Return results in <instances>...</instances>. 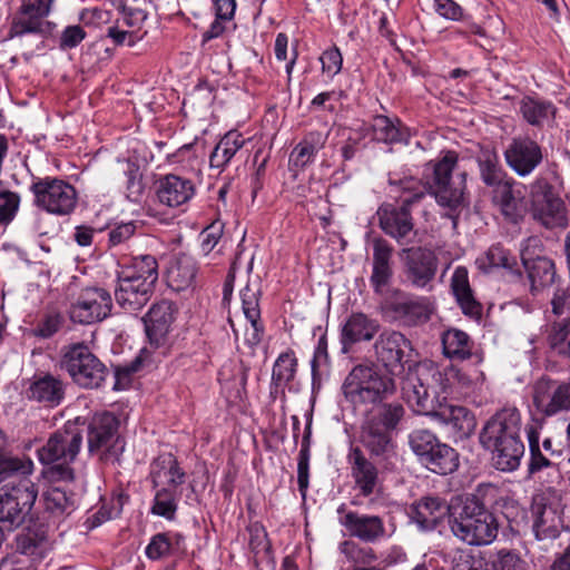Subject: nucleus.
<instances>
[{"mask_svg":"<svg viewBox=\"0 0 570 570\" xmlns=\"http://www.w3.org/2000/svg\"><path fill=\"white\" fill-rule=\"evenodd\" d=\"M456 164L458 154L449 150L439 160L429 164L433 174L426 185L414 177L390 178V191L400 200V205L384 203L377 208L380 228L400 246L415 244L417 230L414 228L411 208L424 198L426 193L434 197L439 206L449 210L448 216L452 219L453 227H456L455 213L466 205V173L463 171L453 178L452 173Z\"/></svg>","mask_w":570,"mask_h":570,"instance_id":"f257e3e1","label":"nucleus"},{"mask_svg":"<svg viewBox=\"0 0 570 570\" xmlns=\"http://www.w3.org/2000/svg\"><path fill=\"white\" fill-rule=\"evenodd\" d=\"M6 438L0 431V482L12 475H22L18 484L0 489V523L7 530L20 527L36 502L38 490L27 478L33 471L29 458L12 456L4 451Z\"/></svg>","mask_w":570,"mask_h":570,"instance_id":"f03ea898","label":"nucleus"},{"mask_svg":"<svg viewBox=\"0 0 570 570\" xmlns=\"http://www.w3.org/2000/svg\"><path fill=\"white\" fill-rule=\"evenodd\" d=\"M520 428V412L507 407L491 417L480 433L481 444L493 452V464L500 471L512 472L520 465L524 454Z\"/></svg>","mask_w":570,"mask_h":570,"instance_id":"7ed1b4c3","label":"nucleus"},{"mask_svg":"<svg viewBox=\"0 0 570 570\" xmlns=\"http://www.w3.org/2000/svg\"><path fill=\"white\" fill-rule=\"evenodd\" d=\"M450 528L454 537L470 546H485L494 541L499 523L476 495H466L453 504Z\"/></svg>","mask_w":570,"mask_h":570,"instance_id":"20e7f679","label":"nucleus"},{"mask_svg":"<svg viewBox=\"0 0 570 570\" xmlns=\"http://www.w3.org/2000/svg\"><path fill=\"white\" fill-rule=\"evenodd\" d=\"M404 413L402 404L385 403L366 415L361 426L360 440L371 455L389 458L394 453L392 432Z\"/></svg>","mask_w":570,"mask_h":570,"instance_id":"39448f33","label":"nucleus"},{"mask_svg":"<svg viewBox=\"0 0 570 570\" xmlns=\"http://www.w3.org/2000/svg\"><path fill=\"white\" fill-rule=\"evenodd\" d=\"M392 377L381 374L375 365H356L345 379V396L354 403H375L394 393Z\"/></svg>","mask_w":570,"mask_h":570,"instance_id":"423d86ee","label":"nucleus"},{"mask_svg":"<svg viewBox=\"0 0 570 570\" xmlns=\"http://www.w3.org/2000/svg\"><path fill=\"white\" fill-rule=\"evenodd\" d=\"M61 367L85 389H98L108 373L105 364L82 342L62 348Z\"/></svg>","mask_w":570,"mask_h":570,"instance_id":"0eeeda50","label":"nucleus"},{"mask_svg":"<svg viewBox=\"0 0 570 570\" xmlns=\"http://www.w3.org/2000/svg\"><path fill=\"white\" fill-rule=\"evenodd\" d=\"M383 315L401 326L413 327L428 323L435 311L431 298L394 291L381 306Z\"/></svg>","mask_w":570,"mask_h":570,"instance_id":"6e6552de","label":"nucleus"},{"mask_svg":"<svg viewBox=\"0 0 570 570\" xmlns=\"http://www.w3.org/2000/svg\"><path fill=\"white\" fill-rule=\"evenodd\" d=\"M529 202L533 219L546 228L552 229L566 225L564 203L547 179L538 178L530 184Z\"/></svg>","mask_w":570,"mask_h":570,"instance_id":"1a4fd4ad","label":"nucleus"},{"mask_svg":"<svg viewBox=\"0 0 570 570\" xmlns=\"http://www.w3.org/2000/svg\"><path fill=\"white\" fill-rule=\"evenodd\" d=\"M30 191L35 196V205L49 214L69 215L77 204L73 186L59 178H38L31 184Z\"/></svg>","mask_w":570,"mask_h":570,"instance_id":"9d476101","label":"nucleus"},{"mask_svg":"<svg viewBox=\"0 0 570 570\" xmlns=\"http://www.w3.org/2000/svg\"><path fill=\"white\" fill-rule=\"evenodd\" d=\"M119 421L112 413L102 412L95 414L89 422L87 442L91 455L100 459L117 456L124 444L118 434Z\"/></svg>","mask_w":570,"mask_h":570,"instance_id":"9b49d317","label":"nucleus"},{"mask_svg":"<svg viewBox=\"0 0 570 570\" xmlns=\"http://www.w3.org/2000/svg\"><path fill=\"white\" fill-rule=\"evenodd\" d=\"M531 391L532 404L539 415L551 417L570 411V379L561 382L544 375L532 384Z\"/></svg>","mask_w":570,"mask_h":570,"instance_id":"f8f14e48","label":"nucleus"},{"mask_svg":"<svg viewBox=\"0 0 570 570\" xmlns=\"http://www.w3.org/2000/svg\"><path fill=\"white\" fill-rule=\"evenodd\" d=\"M82 445V431L76 423L67 422L62 429L50 435L47 443L38 450L39 460L43 464L59 461L72 462Z\"/></svg>","mask_w":570,"mask_h":570,"instance_id":"ddd939ff","label":"nucleus"},{"mask_svg":"<svg viewBox=\"0 0 570 570\" xmlns=\"http://www.w3.org/2000/svg\"><path fill=\"white\" fill-rule=\"evenodd\" d=\"M439 392L446 396H466L484 382V373L478 367H458L448 365L432 375Z\"/></svg>","mask_w":570,"mask_h":570,"instance_id":"4468645a","label":"nucleus"},{"mask_svg":"<svg viewBox=\"0 0 570 570\" xmlns=\"http://www.w3.org/2000/svg\"><path fill=\"white\" fill-rule=\"evenodd\" d=\"M375 360L391 375L403 371L404 363L412 352V344L399 331H383L373 344Z\"/></svg>","mask_w":570,"mask_h":570,"instance_id":"2eb2a0df","label":"nucleus"},{"mask_svg":"<svg viewBox=\"0 0 570 570\" xmlns=\"http://www.w3.org/2000/svg\"><path fill=\"white\" fill-rule=\"evenodd\" d=\"M503 156L508 167L521 178L530 176L544 158L542 147L529 136L512 138Z\"/></svg>","mask_w":570,"mask_h":570,"instance_id":"dca6fc26","label":"nucleus"},{"mask_svg":"<svg viewBox=\"0 0 570 570\" xmlns=\"http://www.w3.org/2000/svg\"><path fill=\"white\" fill-rule=\"evenodd\" d=\"M112 308V298L101 287L83 288L70 306V318L80 324H92L108 317Z\"/></svg>","mask_w":570,"mask_h":570,"instance_id":"f3484780","label":"nucleus"},{"mask_svg":"<svg viewBox=\"0 0 570 570\" xmlns=\"http://www.w3.org/2000/svg\"><path fill=\"white\" fill-rule=\"evenodd\" d=\"M337 512L341 514L338 522L350 537L364 543H376L387 538L385 523L380 515L345 511L344 504L337 509Z\"/></svg>","mask_w":570,"mask_h":570,"instance_id":"a211bd4d","label":"nucleus"},{"mask_svg":"<svg viewBox=\"0 0 570 570\" xmlns=\"http://www.w3.org/2000/svg\"><path fill=\"white\" fill-rule=\"evenodd\" d=\"M56 0H21V4L12 18L9 38L28 33H40L43 20L50 16Z\"/></svg>","mask_w":570,"mask_h":570,"instance_id":"6ab92c4d","label":"nucleus"},{"mask_svg":"<svg viewBox=\"0 0 570 570\" xmlns=\"http://www.w3.org/2000/svg\"><path fill=\"white\" fill-rule=\"evenodd\" d=\"M492 202L505 219L519 223L527 212L524 185L510 177L492 188Z\"/></svg>","mask_w":570,"mask_h":570,"instance_id":"aec40b11","label":"nucleus"},{"mask_svg":"<svg viewBox=\"0 0 570 570\" xmlns=\"http://www.w3.org/2000/svg\"><path fill=\"white\" fill-rule=\"evenodd\" d=\"M539 245V238L529 237L521 249V259L527 269L533 294L551 286L557 276L554 263L550 258L543 256L532 257L530 248L538 247Z\"/></svg>","mask_w":570,"mask_h":570,"instance_id":"412c9836","label":"nucleus"},{"mask_svg":"<svg viewBox=\"0 0 570 570\" xmlns=\"http://www.w3.org/2000/svg\"><path fill=\"white\" fill-rule=\"evenodd\" d=\"M379 331L380 324L377 320L362 312L352 313L341 327L340 341L342 352L346 354L354 344L373 340Z\"/></svg>","mask_w":570,"mask_h":570,"instance_id":"4be33fe9","label":"nucleus"},{"mask_svg":"<svg viewBox=\"0 0 570 570\" xmlns=\"http://www.w3.org/2000/svg\"><path fill=\"white\" fill-rule=\"evenodd\" d=\"M431 417L449 428L456 439L469 438L476 426L473 413L461 405L439 404L438 409L432 411Z\"/></svg>","mask_w":570,"mask_h":570,"instance_id":"5701e85b","label":"nucleus"},{"mask_svg":"<svg viewBox=\"0 0 570 570\" xmlns=\"http://www.w3.org/2000/svg\"><path fill=\"white\" fill-rule=\"evenodd\" d=\"M176 312L175 305L167 299L155 303L150 307L144 317V323L151 344L160 346L165 342L175 321Z\"/></svg>","mask_w":570,"mask_h":570,"instance_id":"b1692460","label":"nucleus"},{"mask_svg":"<svg viewBox=\"0 0 570 570\" xmlns=\"http://www.w3.org/2000/svg\"><path fill=\"white\" fill-rule=\"evenodd\" d=\"M405 275L412 286L425 288L436 274L438 259L433 252L417 248L410 250Z\"/></svg>","mask_w":570,"mask_h":570,"instance_id":"393cba45","label":"nucleus"},{"mask_svg":"<svg viewBox=\"0 0 570 570\" xmlns=\"http://www.w3.org/2000/svg\"><path fill=\"white\" fill-rule=\"evenodd\" d=\"M453 504L455 502L446 504L440 498H422L413 505L411 519L421 530H433L446 515H449V521L451 520Z\"/></svg>","mask_w":570,"mask_h":570,"instance_id":"a878e982","label":"nucleus"},{"mask_svg":"<svg viewBox=\"0 0 570 570\" xmlns=\"http://www.w3.org/2000/svg\"><path fill=\"white\" fill-rule=\"evenodd\" d=\"M532 513L534 515L533 530L539 540L558 537L561 519L557 508L548 502L546 493L534 497Z\"/></svg>","mask_w":570,"mask_h":570,"instance_id":"bb28decb","label":"nucleus"},{"mask_svg":"<svg viewBox=\"0 0 570 570\" xmlns=\"http://www.w3.org/2000/svg\"><path fill=\"white\" fill-rule=\"evenodd\" d=\"M154 287L147 283H136L118 275V285L115 289V298L118 305L126 312L140 311L150 299Z\"/></svg>","mask_w":570,"mask_h":570,"instance_id":"cd10ccee","label":"nucleus"},{"mask_svg":"<svg viewBox=\"0 0 570 570\" xmlns=\"http://www.w3.org/2000/svg\"><path fill=\"white\" fill-rule=\"evenodd\" d=\"M351 473L356 489L363 497L374 493L379 485V471L358 448H353L348 454Z\"/></svg>","mask_w":570,"mask_h":570,"instance_id":"c85d7f7f","label":"nucleus"},{"mask_svg":"<svg viewBox=\"0 0 570 570\" xmlns=\"http://www.w3.org/2000/svg\"><path fill=\"white\" fill-rule=\"evenodd\" d=\"M195 194L191 180L177 175H166L159 180L157 198L168 207H178L189 202Z\"/></svg>","mask_w":570,"mask_h":570,"instance_id":"c756f323","label":"nucleus"},{"mask_svg":"<svg viewBox=\"0 0 570 570\" xmlns=\"http://www.w3.org/2000/svg\"><path fill=\"white\" fill-rule=\"evenodd\" d=\"M450 287L463 314L470 317L481 316L482 305L474 297L469 282V272L464 266H458L454 269Z\"/></svg>","mask_w":570,"mask_h":570,"instance_id":"7c9ffc66","label":"nucleus"},{"mask_svg":"<svg viewBox=\"0 0 570 570\" xmlns=\"http://www.w3.org/2000/svg\"><path fill=\"white\" fill-rule=\"evenodd\" d=\"M150 478L154 488L177 489L185 481V472L180 470L175 456L166 453L151 463Z\"/></svg>","mask_w":570,"mask_h":570,"instance_id":"2f4dec72","label":"nucleus"},{"mask_svg":"<svg viewBox=\"0 0 570 570\" xmlns=\"http://www.w3.org/2000/svg\"><path fill=\"white\" fill-rule=\"evenodd\" d=\"M240 299L243 313L250 323V330H247L245 333V341L249 346H256L261 343L264 332V327L261 323L258 291L246 285L240 291Z\"/></svg>","mask_w":570,"mask_h":570,"instance_id":"473e14b6","label":"nucleus"},{"mask_svg":"<svg viewBox=\"0 0 570 570\" xmlns=\"http://www.w3.org/2000/svg\"><path fill=\"white\" fill-rule=\"evenodd\" d=\"M30 400L48 406H58L65 397L63 382L51 374L36 377L27 390Z\"/></svg>","mask_w":570,"mask_h":570,"instance_id":"72a5a7b5","label":"nucleus"},{"mask_svg":"<svg viewBox=\"0 0 570 570\" xmlns=\"http://www.w3.org/2000/svg\"><path fill=\"white\" fill-rule=\"evenodd\" d=\"M441 341L445 357L450 360L465 361L475 356L476 363H482V355L473 353V341L465 332L459 328H449L443 332Z\"/></svg>","mask_w":570,"mask_h":570,"instance_id":"f704fd0d","label":"nucleus"},{"mask_svg":"<svg viewBox=\"0 0 570 570\" xmlns=\"http://www.w3.org/2000/svg\"><path fill=\"white\" fill-rule=\"evenodd\" d=\"M197 274L195 259L186 254L178 255L167 271V284L175 292L194 288Z\"/></svg>","mask_w":570,"mask_h":570,"instance_id":"c9c22d12","label":"nucleus"},{"mask_svg":"<svg viewBox=\"0 0 570 570\" xmlns=\"http://www.w3.org/2000/svg\"><path fill=\"white\" fill-rule=\"evenodd\" d=\"M119 276L131 279L136 283H147L155 287L158 279V263L153 255H140L132 257L128 263L121 266Z\"/></svg>","mask_w":570,"mask_h":570,"instance_id":"e433bc0d","label":"nucleus"},{"mask_svg":"<svg viewBox=\"0 0 570 570\" xmlns=\"http://www.w3.org/2000/svg\"><path fill=\"white\" fill-rule=\"evenodd\" d=\"M403 397L417 414L430 415L436 409L432 405L428 387L417 375L409 374L402 385Z\"/></svg>","mask_w":570,"mask_h":570,"instance_id":"4c0bfd02","label":"nucleus"},{"mask_svg":"<svg viewBox=\"0 0 570 570\" xmlns=\"http://www.w3.org/2000/svg\"><path fill=\"white\" fill-rule=\"evenodd\" d=\"M478 165L481 179L489 187L494 188L510 178L502 168L497 151L492 148L481 150L478 156Z\"/></svg>","mask_w":570,"mask_h":570,"instance_id":"58836bf2","label":"nucleus"},{"mask_svg":"<svg viewBox=\"0 0 570 570\" xmlns=\"http://www.w3.org/2000/svg\"><path fill=\"white\" fill-rule=\"evenodd\" d=\"M245 139L243 135L236 130L228 131L218 141L210 154V166L223 169L228 165L236 153L243 148Z\"/></svg>","mask_w":570,"mask_h":570,"instance_id":"ea45409f","label":"nucleus"},{"mask_svg":"<svg viewBox=\"0 0 570 570\" xmlns=\"http://www.w3.org/2000/svg\"><path fill=\"white\" fill-rule=\"evenodd\" d=\"M183 543L184 537L179 533H157L151 537L150 542L145 549V553L149 560H160L175 554L180 550Z\"/></svg>","mask_w":570,"mask_h":570,"instance_id":"a19ab883","label":"nucleus"},{"mask_svg":"<svg viewBox=\"0 0 570 570\" xmlns=\"http://www.w3.org/2000/svg\"><path fill=\"white\" fill-rule=\"evenodd\" d=\"M422 463L434 473L449 474L458 469L459 458L454 449L440 442Z\"/></svg>","mask_w":570,"mask_h":570,"instance_id":"79ce46f5","label":"nucleus"},{"mask_svg":"<svg viewBox=\"0 0 570 570\" xmlns=\"http://www.w3.org/2000/svg\"><path fill=\"white\" fill-rule=\"evenodd\" d=\"M297 365L294 351L287 350L281 353L273 365L272 385L276 390L287 386L296 375Z\"/></svg>","mask_w":570,"mask_h":570,"instance_id":"37998d69","label":"nucleus"},{"mask_svg":"<svg viewBox=\"0 0 570 570\" xmlns=\"http://www.w3.org/2000/svg\"><path fill=\"white\" fill-rule=\"evenodd\" d=\"M372 127L375 139L386 144L402 142L409 137L406 129L402 128L397 119L392 120L386 116L374 117Z\"/></svg>","mask_w":570,"mask_h":570,"instance_id":"c03bdc74","label":"nucleus"},{"mask_svg":"<svg viewBox=\"0 0 570 570\" xmlns=\"http://www.w3.org/2000/svg\"><path fill=\"white\" fill-rule=\"evenodd\" d=\"M16 549L21 554L41 559L47 551L46 537L33 530L19 533L16 537Z\"/></svg>","mask_w":570,"mask_h":570,"instance_id":"a18cd8bd","label":"nucleus"},{"mask_svg":"<svg viewBox=\"0 0 570 570\" xmlns=\"http://www.w3.org/2000/svg\"><path fill=\"white\" fill-rule=\"evenodd\" d=\"M43 500L46 510L58 518L70 514L75 509L72 498L58 487L49 488L43 494Z\"/></svg>","mask_w":570,"mask_h":570,"instance_id":"49530a36","label":"nucleus"},{"mask_svg":"<svg viewBox=\"0 0 570 570\" xmlns=\"http://www.w3.org/2000/svg\"><path fill=\"white\" fill-rule=\"evenodd\" d=\"M520 110L524 119L533 126H540L544 120H548L554 115L552 104L531 98H524L522 100Z\"/></svg>","mask_w":570,"mask_h":570,"instance_id":"de8ad7c7","label":"nucleus"},{"mask_svg":"<svg viewBox=\"0 0 570 570\" xmlns=\"http://www.w3.org/2000/svg\"><path fill=\"white\" fill-rule=\"evenodd\" d=\"M338 551L346 558L348 562L354 564H372L376 561L377 556L371 547L361 546L353 540H344L338 544Z\"/></svg>","mask_w":570,"mask_h":570,"instance_id":"09e8293b","label":"nucleus"},{"mask_svg":"<svg viewBox=\"0 0 570 570\" xmlns=\"http://www.w3.org/2000/svg\"><path fill=\"white\" fill-rule=\"evenodd\" d=\"M156 494L153 505V513L166 519H174L177 510L178 493L171 488H156Z\"/></svg>","mask_w":570,"mask_h":570,"instance_id":"8fccbe9b","label":"nucleus"},{"mask_svg":"<svg viewBox=\"0 0 570 570\" xmlns=\"http://www.w3.org/2000/svg\"><path fill=\"white\" fill-rule=\"evenodd\" d=\"M409 443L412 451L423 462L434 448L440 444L439 439L429 430L419 429L411 432Z\"/></svg>","mask_w":570,"mask_h":570,"instance_id":"3c124183","label":"nucleus"},{"mask_svg":"<svg viewBox=\"0 0 570 570\" xmlns=\"http://www.w3.org/2000/svg\"><path fill=\"white\" fill-rule=\"evenodd\" d=\"M125 187L126 196L130 202L137 203L140 200L144 193L142 177L139 167L135 163L127 161L125 169Z\"/></svg>","mask_w":570,"mask_h":570,"instance_id":"603ef678","label":"nucleus"},{"mask_svg":"<svg viewBox=\"0 0 570 570\" xmlns=\"http://www.w3.org/2000/svg\"><path fill=\"white\" fill-rule=\"evenodd\" d=\"M549 341L559 354L570 357V317L566 322L552 326Z\"/></svg>","mask_w":570,"mask_h":570,"instance_id":"864d4df0","label":"nucleus"},{"mask_svg":"<svg viewBox=\"0 0 570 570\" xmlns=\"http://www.w3.org/2000/svg\"><path fill=\"white\" fill-rule=\"evenodd\" d=\"M476 263L479 264V267L483 269H490L494 267H511L509 254L501 246L490 247L485 253L484 258H479Z\"/></svg>","mask_w":570,"mask_h":570,"instance_id":"5fc2aeb1","label":"nucleus"},{"mask_svg":"<svg viewBox=\"0 0 570 570\" xmlns=\"http://www.w3.org/2000/svg\"><path fill=\"white\" fill-rule=\"evenodd\" d=\"M320 61L322 63L323 73H326L330 78H333L342 69L343 57L337 47H332L323 51L320 57Z\"/></svg>","mask_w":570,"mask_h":570,"instance_id":"6e6d98bb","label":"nucleus"},{"mask_svg":"<svg viewBox=\"0 0 570 570\" xmlns=\"http://www.w3.org/2000/svg\"><path fill=\"white\" fill-rule=\"evenodd\" d=\"M63 317L59 313H49L39 321L35 328V335L41 338H49L53 336L62 326Z\"/></svg>","mask_w":570,"mask_h":570,"instance_id":"4d7b16f0","label":"nucleus"},{"mask_svg":"<svg viewBox=\"0 0 570 570\" xmlns=\"http://www.w3.org/2000/svg\"><path fill=\"white\" fill-rule=\"evenodd\" d=\"M531 460L529 470L531 473L540 471L543 468L553 469L558 479H561L559 470L551 464V462L540 452L538 439H534L531 434L529 435Z\"/></svg>","mask_w":570,"mask_h":570,"instance_id":"13d9d810","label":"nucleus"},{"mask_svg":"<svg viewBox=\"0 0 570 570\" xmlns=\"http://www.w3.org/2000/svg\"><path fill=\"white\" fill-rule=\"evenodd\" d=\"M393 275L392 265H376L372 267L370 283L376 294H382L383 288L389 285Z\"/></svg>","mask_w":570,"mask_h":570,"instance_id":"bf43d9fd","label":"nucleus"},{"mask_svg":"<svg viewBox=\"0 0 570 570\" xmlns=\"http://www.w3.org/2000/svg\"><path fill=\"white\" fill-rule=\"evenodd\" d=\"M434 10L436 13L449 20H463L464 11L460 4L453 0H434Z\"/></svg>","mask_w":570,"mask_h":570,"instance_id":"052dcab7","label":"nucleus"},{"mask_svg":"<svg viewBox=\"0 0 570 570\" xmlns=\"http://www.w3.org/2000/svg\"><path fill=\"white\" fill-rule=\"evenodd\" d=\"M316 153L301 142L293 149L289 156V165L296 170H302L314 161Z\"/></svg>","mask_w":570,"mask_h":570,"instance_id":"680f3d73","label":"nucleus"},{"mask_svg":"<svg viewBox=\"0 0 570 570\" xmlns=\"http://www.w3.org/2000/svg\"><path fill=\"white\" fill-rule=\"evenodd\" d=\"M137 225L134 222L121 223L109 230V244L118 246L127 242L136 233Z\"/></svg>","mask_w":570,"mask_h":570,"instance_id":"e2e57ef3","label":"nucleus"},{"mask_svg":"<svg viewBox=\"0 0 570 570\" xmlns=\"http://www.w3.org/2000/svg\"><path fill=\"white\" fill-rule=\"evenodd\" d=\"M393 255L392 245L384 238L373 240V266L391 264Z\"/></svg>","mask_w":570,"mask_h":570,"instance_id":"0e129e2a","label":"nucleus"},{"mask_svg":"<svg viewBox=\"0 0 570 570\" xmlns=\"http://www.w3.org/2000/svg\"><path fill=\"white\" fill-rule=\"evenodd\" d=\"M493 567L494 570H528L525 561L511 552H500Z\"/></svg>","mask_w":570,"mask_h":570,"instance_id":"69168bd1","label":"nucleus"},{"mask_svg":"<svg viewBox=\"0 0 570 570\" xmlns=\"http://www.w3.org/2000/svg\"><path fill=\"white\" fill-rule=\"evenodd\" d=\"M86 37V32L80 26H68L60 36V48L71 49L77 47Z\"/></svg>","mask_w":570,"mask_h":570,"instance_id":"338daca9","label":"nucleus"},{"mask_svg":"<svg viewBox=\"0 0 570 570\" xmlns=\"http://www.w3.org/2000/svg\"><path fill=\"white\" fill-rule=\"evenodd\" d=\"M453 570H489V568L481 557L465 554L459 557L453 566Z\"/></svg>","mask_w":570,"mask_h":570,"instance_id":"774afa93","label":"nucleus"}]
</instances>
